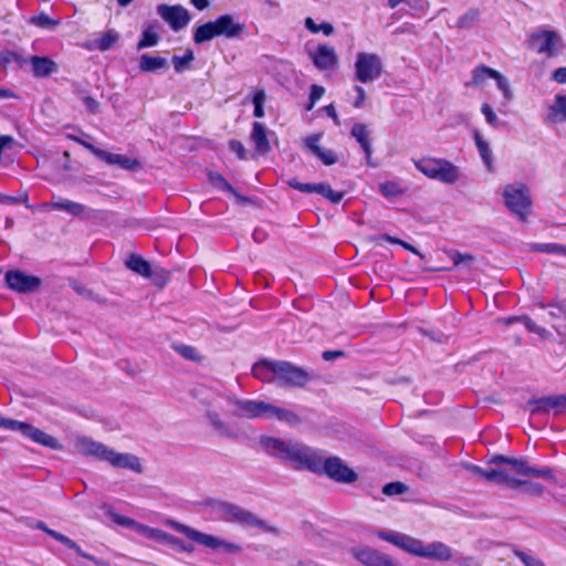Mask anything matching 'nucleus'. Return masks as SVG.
Returning <instances> with one entry per match:
<instances>
[{
  "label": "nucleus",
  "instance_id": "nucleus-47",
  "mask_svg": "<svg viewBox=\"0 0 566 566\" xmlns=\"http://www.w3.org/2000/svg\"><path fill=\"white\" fill-rule=\"evenodd\" d=\"M548 315L553 318H566V300L556 298L551 302Z\"/></svg>",
  "mask_w": 566,
  "mask_h": 566
},
{
  "label": "nucleus",
  "instance_id": "nucleus-16",
  "mask_svg": "<svg viewBox=\"0 0 566 566\" xmlns=\"http://www.w3.org/2000/svg\"><path fill=\"white\" fill-rule=\"evenodd\" d=\"M157 12L175 32L186 28L191 20L189 11L180 4H159Z\"/></svg>",
  "mask_w": 566,
  "mask_h": 566
},
{
  "label": "nucleus",
  "instance_id": "nucleus-11",
  "mask_svg": "<svg viewBox=\"0 0 566 566\" xmlns=\"http://www.w3.org/2000/svg\"><path fill=\"white\" fill-rule=\"evenodd\" d=\"M505 205L521 221H526L532 210V199L524 185H509L504 192Z\"/></svg>",
  "mask_w": 566,
  "mask_h": 566
},
{
  "label": "nucleus",
  "instance_id": "nucleus-23",
  "mask_svg": "<svg viewBox=\"0 0 566 566\" xmlns=\"http://www.w3.org/2000/svg\"><path fill=\"white\" fill-rule=\"evenodd\" d=\"M251 140L254 143L259 155H266L271 150L269 133L264 124L254 122L252 124Z\"/></svg>",
  "mask_w": 566,
  "mask_h": 566
},
{
  "label": "nucleus",
  "instance_id": "nucleus-29",
  "mask_svg": "<svg viewBox=\"0 0 566 566\" xmlns=\"http://www.w3.org/2000/svg\"><path fill=\"white\" fill-rule=\"evenodd\" d=\"M495 73L496 70L489 67L484 64H479L472 71V78L467 85L473 87H482L488 80H493Z\"/></svg>",
  "mask_w": 566,
  "mask_h": 566
},
{
  "label": "nucleus",
  "instance_id": "nucleus-10",
  "mask_svg": "<svg viewBox=\"0 0 566 566\" xmlns=\"http://www.w3.org/2000/svg\"><path fill=\"white\" fill-rule=\"evenodd\" d=\"M0 428L9 431L20 432L22 436L31 439L32 441L41 446L48 447L52 450L62 449V444L56 438L45 433L44 431L33 427L32 424L6 418L0 415Z\"/></svg>",
  "mask_w": 566,
  "mask_h": 566
},
{
  "label": "nucleus",
  "instance_id": "nucleus-61",
  "mask_svg": "<svg viewBox=\"0 0 566 566\" xmlns=\"http://www.w3.org/2000/svg\"><path fill=\"white\" fill-rule=\"evenodd\" d=\"M229 149L231 153L235 154L239 159L245 158V147L239 140L232 139L229 142Z\"/></svg>",
  "mask_w": 566,
  "mask_h": 566
},
{
  "label": "nucleus",
  "instance_id": "nucleus-41",
  "mask_svg": "<svg viewBox=\"0 0 566 566\" xmlns=\"http://www.w3.org/2000/svg\"><path fill=\"white\" fill-rule=\"evenodd\" d=\"M532 250L542 253L566 256V247L558 243H534L532 244Z\"/></svg>",
  "mask_w": 566,
  "mask_h": 566
},
{
  "label": "nucleus",
  "instance_id": "nucleus-31",
  "mask_svg": "<svg viewBox=\"0 0 566 566\" xmlns=\"http://www.w3.org/2000/svg\"><path fill=\"white\" fill-rule=\"evenodd\" d=\"M167 66L166 59L161 56H153L143 54L139 61V69L144 72H155Z\"/></svg>",
  "mask_w": 566,
  "mask_h": 566
},
{
  "label": "nucleus",
  "instance_id": "nucleus-20",
  "mask_svg": "<svg viewBox=\"0 0 566 566\" xmlns=\"http://www.w3.org/2000/svg\"><path fill=\"white\" fill-rule=\"evenodd\" d=\"M107 515L114 523H116L120 526H125V527H136L146 537L151 538L158 543H163V544L167 545L170 534H168L159 528L140 525V524L136 523L134 520L123 516V515H119L118 513L114 512L111 509L107 510Z\"/></svg>",
  "mask_w": 566,
  "mask_h": 566
},
{
  "label": "nucleus",
  "instance_id": "nucleus-26",
  "mask_svg": "<svg viewBox=\"0 0 566 566\" xmlns=\"http://www.w3.org/2000/svg\"><path fill=\"white\" fill-rule=\"evenodd\" d=\"M276 361L261 360L252 368V374L255 378L264 382H275Z\"/></svg>",
  "mask_w": 566,
  "mask_h": 566
},
{
  "label": "nucleus",
  "instance_id": "nucleus-55",
  "mask_svg": "<svg viewBox=\"0 0 566 566\" xmlns=\"http://www.w3.org/2000/svg\"><path fill=\"white\" fill-rule=\"evenodd\" d=\"M314 156L319 158L327 166L334 165L338 161V157L333 150L322 147L319 148V151H317Z\"/></svg>",
  "mask_w": 566,
  "mask_h": 566
},
{
  "label": "nucleus",
  "instance_id": "nucleus-59",
  "mask_svg": "<svg viewBox=\"0 0 566 566\" xmlns=\"http://www.w3.org/2000/svg\"><path fill=\"white\" fill-rule=\"evenodd\" d=\"M70 548L73 549L78 556L93 562L97 566H109L108 562H106L104 559L96 558L95 556L85 553L76 543H75V547H70Z\"/></svg>",
  "mask_w": 566,
  "mask_h": 566
},
{
  "label": "nucleus",
  "instance_id": "nucleus-58",
  "mask_svg": "<svg viewBox=\"0 0 566 566\" xmlns=\"http://www.w3.org/2000/svg\"><path fill=\"white\" fill-rule=\"evenodd\" d=\"M479 12L476 10H470L458 19V28L470 27L478 18Z\"/></svg>",
  "mask_w": 566,
  "mask_h": 566
},
{
  "label": "nucleus",
  "instance_id": "nucleus-18",
  "mask_svg": "<svg viewBox=\"0 0 566 566\" xmlns=\"http://www.w3.org/2000/svg\"><path fill=\"white\" fill-rule=\"evenodd\" d=\"M41 283L40 277L25 274L20 270H10L6 273L7 286L17 293H33L41 286Z\"/></svg>",
  "mask_w": 566,
  "mask_h": 566
},
{
  "label": "nucleus",
  "instance_id": "nucleus-32",
  "mask_svg": "<svg viewBox=\"0 0 566 566\" xmlns=\"http://www.w3.org/2000/svg\"><path fill=\"white\" fill-rule=\"evenodd\" d=\"M474 140H475V146L479 150V154L484 163V165L486 166V168L489 170L492 169V150L488 144V142H485L481 134L475 130L474 132Z\"/></svg>",
  "mask_w": 566,
  "mask_h": 566
},
{
  "label": "nucleus",
  "instance_id": "nucleus-63",
  "mask_svg": "<svg viewBox=\"0 0 566 566\" xmlns=\"http://www.w3.org/2000/svg\"><path fill=\"white\" fill-rule=\"evenodd\" d=\"M552 80L558 84H566V66L555 69L552 73Z\"/></svg>",
  "mask_w": 566,
  "mask_h": 566
},
{
  "label": "nucleus",
  "instance_id": "nucleus-48",
  "mask_svg": "<svg viewBox=\"0 0 566 566\" xmlns=\"http://www.w3.org/2000/svg\"><path fill=\"white\" fill-rule=\"evenodd\" d=\"M493 80L496 82V85H497L499 90L502 92L504 98L506 101H512L513 99V92H512V90L510 87L509 80L502 73H500L499 71H496Z\"/></svg>",
  "mask_w": 566,
  "mask_h": 566
},
{
  "label": "nucleus",
  "instance_id": "nucleus-56",
  "mask_svg": "<svg viewBox=\"0 0 566 566\" xmlns=\"http://www.w3.org/2000/svg\"><path fill=\"white\" fill-rule=\"evenodd\" d=\"M167 545L172 548H176L179 552H187V553L193 552V547L191 545L186 544L184 541H181L180 538H178L171 534L169 535Z\"/></svg>",
  "mask_w": 566,
  "mask_h": 566
},
{
  "label": "nucleus",
  "instance_id": "nucleus-13",
  "mask_svg": "<svg viewBox=\"0 0 566 566\" xmlns=\"http://www.w3.org/2000/svg\"><path fill=\"white\" fill-rule=\"evenodd\" d=\"M73 140L78 143L80 145L84 146L86 149H88L94 156H96L98 159L105 161L107 165L117 166L124 170L135 171L140 168L139 160L135 158H129L124 155L119 154H113L108 153L104 149H101L98 147H95L93 144L87 143L78 137L71 136Z\"/></svg>",
  "mask_w": 566,
  "mask_h": 566
},
{
  "label": "nucleus",
  "instance_id": "nucleus-39",
  "mask_svg": "<svg viewBox=\"0 0 566 566\" xmlns=\"http://www.w3.org/2000/svg\"><path fill=\"white\" fill-rule=\"evenodd\" d=\"M172 349L178 353L181 357L185 359L191 360V361H200L201 357L198 354L197 349L193 346L176 343L172 344Z\"/></svg>",
  "mask_w": 566,
  "mask_h": 566
},
{
  "label": "nucleus",
  "instance_id": "nucleus-43",
  "mask_svg": "<svg viewBox=\"0 0 566 566\" xmlns=\"http://www.w3.org/2000/svg\"><path fill=\"white\" fill-rule=\"evenodd\" d=\"M30 23L41 29H52L60 24L59 20L50 18L46 13L41 12L30 18Z\"/></svg>",
  "mask_w": 566,
  "mask_h": 566
},
{
  "label": "nucleus",
  "instance_id": "nucleus-15",
  "mask_svg": "<svg viewBox=\"0 0 566 566\" xmlns=\"http://www.w3.org/2000/svg\"><path fill=\"white\" fill-rule=\"evenodd\" d=\"M558 41L559 36L556 31L539 28L530 34L528 46L538 54L554 57L558 52Z\"/></svg>",
  "mask_w": 566,
  "mask_h": 566
},
{
  "label": "nucleus",
  "instance_id": "nucleus-34",
  "mask_svg": "<svg viewBox=\"0 0 566 566\" xmlns=\"http://www.w3.org/2000/svg\"><path fill=\"white\" fill-rule=\"evenodd\" d=\"M210 182L219 189H222L233 196H235L241 201H248L247 198L240 196L234 188L218 172H210L209 175Z\"/></svg>",
  "mask_w": 566,
  "mask_h": 566
},
{
  "label": "nucleus",
  "instance_id": "nucleus-53",
  "mask_svg": "<svg viewBox=\"0 0 566 566\" xmlns=\"http://www.w3.org/2000/svg\"><path fill=\"white\" fill-rule=\"evenodd\" d=\"M522 323L525 325V327H526V329L528 332L534 333V334L538 335L542 338H547L551 335L549 332L546 328L537 325L534 321H532L526 315H524V318H523Z\"/></svg>",
  "mask_w": 566,
  "mask_h": 566
},
{
  "label": "nucleus",
  "instance_id": "nucleus-22",
  "mask_svg": "<svg viewBox=\"0 0 566 566\" xmlns=\"http://www.w3.org/2000/svg\"><path fill=\"white\" fill-rule=\"evenodd\" d=\"M564 396H547L528 401L532 413L547 412L551 409H564Z\"/></svg>",
  "mask_w": 566,
  "mask_h": 566
},
{
  "label": "nucleus",
  "instance_id": "nucleus-64",
  "mask_svg": "<svg viewBox=\"0 0 566 566\" xmlns=\"http://www.w3.org/2000/svg\"><path fill=\"white\" fill-rule=\"evenodd\" d=\"M455 563L460 566H481L480 560L473 556L459 557Z\"/></svg>",
  "mask_w": 566,
  "mask_h": 566
},
{
  "label": "nucleus",
  "instance_id": "nucleus-24",
  "mask_svg": "<svg viewBox=\"0 0 566 566\" xmlns=\"http://www.w3.org/2000/svg\"><path fill=\"white\" fill-rule=\"evenodd\" d=\"M32 73L36 77H48L56 71L55 62L48 56L32 55L29 59Z\"/></svg>",
  "mask_w": 566,
  "mask_h": 566
},
{
  "label": "nucleus",
  "instance_id": "nucleus-44",
  "mask_svg": "<svg viewBox=\"0 0 566 566\" xmlns=\"http://www.w3.org/2000/svg\"><path fill=\"white\" fill-rule=\"evenodd\" d=\"M317 193L322 195L332 203H338L344 198V192L333 190L332 187L326 182H319Z\"/></svg>",
  "mask_w": 566,
  "mask_h": 566
},
{
  "label": "nucleus",
  "instance_id": "nucleus-27",
  "mask_svg": "<svg viewBox=\"0 0 566 566\" xmlns=\"http://www.w3.org/2000/svg\"><path fill=\"white\" fill-rule=\"evenodd\" d=\"M207 418L213 430L222 438L232 439L235 437L231 427L221 419L217 411L208 410Z\"/></svg>",
  "mask_w": 566,
  "mask_h": 566
},
{
  "label": "nucleus",
  "instance_id": "nucleus-50",
  "mask_svg": "<svg viewBox=\"0 0 566 566\" xmlns=\"http://www.w3.org/2000/svg\"><path fill=\"white\" fill-rule=\"evenodd\" d=\"M381 195L386 198H395L402 193V189L395 181H385L379 185Z\"/></svg>",
  "mask_w": 566,
  "mask_h": 566
},
{
  "label": "nucleus",
  "instance_id": "nucleus-51",
  "mask_svg": "<svg viewBox=\"0 0 566 566\" xmlns=\"http://www.w3.org/2000/svg\"><path fill=\"white\" fill-rule=\"evenodd\" d=\"M287 185L302 192L312 193L318 190L319 184L301 182L296 178H292L287 181Z\"/></svg>",
  "mask_w": 566,
  "mask_h": 566
},
{
  "label": "nucleus",
  "instance_id": "nucleus-25",
  "mask_svg": "<svg viewBox=\"0 0 566 566\" xmlns=\"http://www.w3.org/2000/svg\"><path fill=\"white\" fill-rule=\"evenodd\" d=\"M352 136L357 140L360 145L368 165H371V143L369 140V130L366 125L357 123L354 124L350 130Z\"/></svg>",
  "mask_w": 566,
  "mask_h": 566
},
{
  "label": "nucleus",
  "instance_id": "nucleus-49",
  "mask_svg": "<svg viewBox=\"0 0 566 566\" xmlns=\"http://www.w3.org/2000/svg\"><path fill=\"white\" fill-rule=\"evenodd\" d=\"M409 490L408 485L400 481L387 483L382 486V493L387 496L401 495Z\"/></svg>",
  "mask_w": 566,
  "mask_h": 566
},
{
  "label": "nucleus",
  "instance_id": "nucleus-46",
  "mask_svg": "<svg viewBox=\"0 0 566 566\" xmlns=\"http://www.w3.org/2000/svg\"><path fill=\"white\" fill-rule=\"evenodd\" d=\"M193 60V52L191 50H187L182 56L174 55L172 63L175 71L177 73H182L185 70L189 69L190 62Z\"/></svg>",
  "mask_w": 566,
  "mask_h": 566
},
{
  "label": "nucleus",
  "instance_id": "nucleus-40",
  "mask_svg": "<svg viewBox=\"0 0 566 566\" xmlns=\"http://www.w3.org/2000/svg\"><path fill=\"white\" fill-rule=\"evenodd\" d=\"M13 62L22 67L27 60L14 51L0 52V70H6Z\"/></svg>",
  "mask_w": 566,
  "mask_h": 566
},
{
  "label": "nucleus",
  "instance_id": "nucleus-36",
  "mask_svg": "<svg viewBox=\"0 0 566 566\" xmlns=\"http://www.w3.org/2000/svg\"><path fill=\"white\" fill-rule=\"evenodd\" d=\"M481 111L485 117L486 123L492 127L501 128L509 125L507 118H502L497 108H481Z\"/></svg>",
  "mask_w": 566,
  "mask_h": 566
},
{
  "label": "nucleus",
  "instance_id": "nucleus-6",
  "mask_svg": "<svg viewBox=\"0 0 566 566\" xmlns=\"http://www.w3.org/2000/svg\"><path fill=\"white\" fill-rule=\"evenodd\" d=\"M210 509L211 514L216 520L238 524L242 527L259 528L264 533L277 534L276 527L269 525L254 513L238 504L226 501H214L210 503Z\"/></svg>",
  "mask_w": 566,
  "mask_h": 566
},
{
  "label": "nucleus",
  "instance_id": "nucleus-9",
  "mask_svg": "<svg viewBox=\"0 0 566 566\" xmlns=\"http://www.w3.org/2000/svg\"><path fill=\"white\" fill-rule=\"evenodd\" d=\"M416 168L429 179L446 185H454L461 177V171L453 163L434 157L413 159Z\"/></svg>",
  "mask_w": 566,
  "mask_h": 566
},
{
  "label": "nucleus",
  "instance_id": "nucleus-57",
  "mask_svg": "<svg viewBox=\"0 0 566 566\" xmlns=\"http://www.w3.org/2000/svg\"><path fill=\"white\" fill-rule=\"evenodd\" d=\"M325 93V88L317 84L311 85L307 106H314Z\"/></svg>",
  "mask_w": 566,
  "mask_h": 566
},
{
  "label": "nucleus",
  "instance_id": "nucleus-38",
  "mask_svg": "<svg viewBox=\"0 0 566 566\" xmlns=\"http://www.w3.org/2000/svg\"><path fill=\"white\" fill-rule=\"evenodd\" d=\"M449 256L452 259L455 268H465L468 270L473 268V263L475 261V258L472 254L461 253L459 251H451Z\"/></svg>",
  "mask_w": 566,
  "mask_h": 566
},
{
  "label": "nucleus",
  "instance_id": "nucleus-62",
  "mask_svg": "<svg viewBox=\"0 0 566 566\" xmlns=\"http://www.w3.org/2000/svg\"><path fill=\"white\" fill-rule=\"evenodd\" d=\"M321 134L311 135L305 138V146L307 149L315 155L317 151H319L321 146H318V142L321 139Z\"/></svg>",
  "mask_w": 566,
  "mask_h": 566
},
{
  "label": "nucleus",
  "instance_id": "nucleus-33",
  "mask_svg": "<svg viewBox=\"0 0 566 566\" xmlns=\"http://www.w3.org/2000/svg\"><path fill=\"white\" fill-rule=\"evenodd\" d=\"M31 527L33 528H36V530H41L43 532H45L48 535H50L51 537H53L54 539H56L57 542L62 543L63 545H65L66 547H75V542L71 538H69L67 536L54 531V530H51L49 528L44 522L42 521H36L33 525H30Z\"/></svg>",
  "mask_w": 566,
  "mask_h": 566
},
{
  "label": "nucleus",
  "instance_id": "nucleus-54",
  "mask_svg": "<svg viewBox=\"0 0 566 566\" xmlns=\"http://www.w3.org/2000/svg\"><path fill=\"white\" fill-rule=\"evenodd\" d=\"M513 553L521 559L524 566H545V564L539 558L528 555L518 548H514Z\"/></svg>",
  "mask_w": 566,
  "mask_h": 566
},
{
  "label": "nucleus",
  "instance_id": "nucleus-45",
  "mask_svg": "<svg viewBox=\"0 0 566 566\" xmlns=\"http://www.w3.org/2000/svg\"><path fill=\"white\" fill-rule=\"evenodd\" d=\"M547 124L556 125L566 122V108H547V113L543 115Z\"/></svg>",
  "mask_w": 566,
  "mask_h": 566
},
{
  "label": "nucleus",
  "instance_id": "nucleus-35",
  "mask_svg": "<svg viewBox=\"0 0 566 566\" xmlns=\"http://www.w3.org/2000/svg\"><path fill=\"white\" fill-rule=\"evenodd\" d=\"M126 264L132 271H134L143 276H150V274H151V269H150L149 263L138 255H132L127 260Z\"/></svg>",
  "mask_w": 566,
  "mask_h": 566
},
{
  "label": "nucleus",
  "instance_id": "nucleus-52",
  "mask_svg": "<svg viewBox=\"0 0 566 566\" xmlns=\"http://www.w3.org/2000/svg\"><path fill=\"white\" fill-rule=\"evenodd\" d=\"M117 40H118L117 34H115L113 32H105L97 40L96 45H97L98 50L107 51L117 42Z\"/></svg>",
  "mask_w": 566,
  "mask_h": 566
},
{
  "label": "nucleus",
  "instance_id": "nucleus-1",
  "mask_svg": "<svg viewBox=\"0 0 566 566\" xmlns=\"http://www.w3.org/2000/svg\"><path fill=\"white\" fill-rule=\"evenodd\" d=\"M260 443L266 453L292 462L296 469H307L315 473L322 470V457L303 443L274 437H261Z\"/></svg>",
  "mask_w": 566,
  "mask_h": 566
},
{
  "label": "nucleus",
  "instance_id": "nucleus-28",
  "mask_svg": "<svg viewBox=\"0 0 566 566\" xmlns=\"http://www.w3.org/2000/svg\"><path fill=\"white\" fill-rule=\"evenodd\" d=\"M49 207L54 210L65 211L75 217L81 216L86 211V207L84 205L62 198L54 199L49 203Z\"/></svg>",
  "mask_w": 566,
  "mask_h": 566
},
{
  "label": "nucleus",
  "instance_id": "nucleus-3",
  "mask_svg": "<svg viewBox=\"0 0 566 566\" xmlns=\"http://www.w3.org/2000/svg\"><path fill=\"white\" fill-rule=\"evenodd\" d=\"M377 536L413 556L438 562H448L453 556L451 547L439 541L424 544L421 539L392 531H379Z\"/></svg>",
  "mask_w": 566,
  "mask_h": 566
},
{
  "label": "nucleus",
  "instance_id": "nucleus-12",
  "mask_svg": "<svg viewBox=\"0 0 566 566\" xmlns=\"http://www.w3.org/2000/svg\"><path fill=\"white\" fill-rule=\"evenodd\" d=\"M382 74V62L376 53L359 52L355 62V77L358 82L369 83Z\"/></svg>",
  "mask_w": 566,
  "mask_h": 566
},
{
  "label": "nucleus",
  "instance_id": "nucleus-17",
  "mask_svg": "<svg viewBox=\"0 0 566 566\" xmlns=\"http://www.w3.org/2000/svg\"><path fill=\"white\" fill-rule=\"evenodd\" d=\"M321 472H324L328 478L339 483H353L358 478L357 473L337 457L322 459Z\"/></svg>",
  "mask_w": 566,
  "mask_h": 566
},
{
  "label": "nucleus",
  "instance_id": "nucleus-14",
  "mask_svg": "<svg viewBox=\"0 0 566 566\" xmlns=\"http://www.w3.org/2000/svg\"><path fill=\"white\" fill-rule=\"evenodd\" d=\"M275 371V384L282 387H302L308 381L307 373L291 363L277 360Z\"/></svg>",
  "mask_w": 566,
  "mask_h": 566
},
{
  "label": "nucleus",
  "instance_id": "nucleus-42",
  "mask_svg": "<svg viewBox=\"0 0 566 566\" xmlns=\"http://www.w3.org/2000/svg\"><path fill=\"white\" fill-rule=\"evenodd\" d=\"M305 27L306 29L311 32V33H318V32H323L324 35L326 36H329L331 34H333L334 32V27L332 23L329 22H322L319 24L315 23V21L307 17L305 19Z\"/></svg>",
  "mask_w": 566,
  "mask_h": 566
},
{
  "label": "nucleus",
  "instance_id": "nucleus-4",
  "mask_svg": "<svg viewBox=\"0 0 566 566\" xmlns=\"http://www.w3.org/2000/svg\"><path fill=\"white\" fill-rule=\"evenodd\" d=\"M227 402L231 407V413L234 417L276 419L289 424H297L301 421L294 411L262 400L240 399L235 396H229Z\"/></svg>",
  "mask_w": 566,
  "mask_h": 566
},
{
  "label": "nucleus",
  "instance_id": "nucleus-19",
  "mask_svg": "<svg viewBox=\"0 0 566 566\" xmlns=\"http://www.w3.org/2000/svg\"><path fill=\"white\" fill-rule=\"evenodd\" d=\"M352 555L365 566H402L391 556L368 546L352 548Z\"/></svg>",
  "mask_w": 566,
  "mask_h": 566
},
{
  "label": "nucleus",
  "instance_id": "nucleus-21",
  "mask_svg": "<svg viewBox=\"0 0 566 566\" xmlns=\"http://www.w3.org/2000/svg\"><path fill=\"white\" fill-rule=\"evenodd\" d=\"M311 59L315 67L321 71H333L338 67V56L334 48L326 44H319L311 53Z\"/></svg>",
  "mask_w": 566,
  "mask_h": 566
},
{
  "label": "nucleus",
  "instance_id": "nucleus-7",
  "mask_svg": "<svg viewBox=\"0 0 566 566\" xmlns=\"http://www.w3.org/2000/svg\"><path fill=\"white\" fill-rule=\"evenodd\" d=\"M244 29V24L235 22L232 15L222 14L214 21L198 25L193 31V42L201 44L221 35L233 39L239 36Z\"/></svg>",
  "mask_w": 566,
  "mask_h": 566
},
{
  "label": "nucleus",
  "instance_id": "nucleus-2",
  "mask_svg": "<svg viewBox=\"0 0 566 566\" xmlns=\"http://www.w3.org/2000/svg\"><path fill=\"white\" fill-rule=\"evenodd\" d=\"M73 446L75 451L81 455L105 461L117 469H128L135 473L143 472V465L138 457L132 453L116 452L114 449L90 437H75Z\"/></svg>",
  "mask_w": 566,
  "mask_h": 566
},
{
  "label": "nucleus",
  "instance_id": "nucleus-60",
  "mask_svg": "<svg viewBox=\"0 0 566 566\" xmlns=\"http://www.w3.org/2000/svg\"><path fill=\"white\" fill-rule=\"evenodd\" d=\"M70 548L73 549L78 556L93 562L97 566H109L108 562H106L104 559L96 558L95 556L85 553L76 543H75V547H70Z\"/></svg>",
  "mask_w": 566,
  "mask_h": 566
},
{
  "label": "nucleus",
  "instance_id": "nucleus-30",
  "mask_svg": "<svg viewBox=\"0 0 566 566\" xmlns=\"http://www.w3.org/2000/svg\"><path fill=\"white\" fill-rule=\"evenodd\" d=\"M157 23H150L143 30L142 38L137 43L138 50L151 48L158 44L159 35L157 33Z\"/></svg>",
  "mask_w": 566,
  "mask_h": 566
},
{
  "label": "nucleus",
  "instance_id": "nucleus-8",
  "mask_svg": "<svg viewBox=\"0 0 566 566\" xmlns=\"http://www.w3.org/2000/svg\"><path fill=\"white\" fill-rule=\"evenodd\" d=\"M168 525H170L176 532L184 534L190 541L213 552L240 554L243 551L242 546L237 543L229 542L218 536L200 532L180 522L168 521Z\"/></svg>",
  "mask_w": 566,
  "mask_h": 566
},
{
  "label": "nucleus",
  "instance_id": "nucleus-37",
  "mask_svg": "<svg viewBox=\"0 0 566 566\" xmlns=\"http://www.w3.org/2000/svg\"><path fill=\"white\" fill-rule=\"evenodd\" d=\"M515 482L520 484H513L512 489H521L524 493L530 495H542L544 492V488L539 483H534L527 480L516 479Z\"/></svg>",
  "mask_w": 566,
  "mask_h": 566
},
{
  "label": "nucleus",
  "instance_id": "nucleus-5",
  "mask_svg": "<svg viewBox=\"0 0 566 566\" xmlns=\"http://www.w3.org/2000/svg\"><path fill=\"white\" fill-rule=\"evenodd\" d=\"M491 463L494 464H505L506 467H497L490 470H486L485 480L489 482H496L499 484H506L512 488L513 484H518L515 482V478L513 473L523 476H535L543 479H554V474L552 469L543 468L538 469L535 467H531L527 461L523 458H507L504 455H495Z\"/></svg>",
  "mask_w": 566,
  "mask_h": 566
}]
</instances>
